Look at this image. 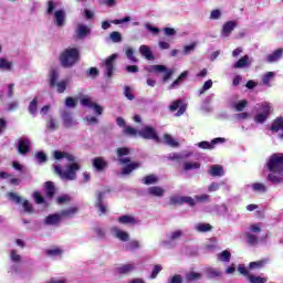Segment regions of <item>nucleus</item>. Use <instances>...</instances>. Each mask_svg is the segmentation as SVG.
Returning a JSON list of instances; mask_svg holds the SVG:
<instances>
[{"instance_id":"f257e3e1","label":"nucleus","mask_w":283,"mask_h":283,"mask_svg":"<svg viewBox=\"0 0 283 283\" xmlns=\"http://www.w3.org/2000/svg\"><path fill=\"white\" fill-rule=\"evenodd\" d=\"M53 158L61 163V160H67L66 168L63 170L61 165H53L54 172L62 180H76V171L81 170V164L76 161V157L67 151L55 150L53 151Z\"/></svg>"},{"instance_id":"f03ea898","label":"nucleus","mask_w":283,"mask_h":283,"mask_svg":"<svg viewBox=\"0 0 283 283\" xmlns=\"http://www.w3.org/2000/svg\"><path fill=\"white\" fill-rule=\"evenodd\" d=\"M269 172L266 180L272 185H280L283 182V154H273L266 163Z\"/></svg>"},{"instance_id":"7ed1b4c3","label":"nucleus","mask_w":283,"mask_h":283,"mask_svg":"<svg viewBox=\"0 0 283 283\" xmlns=\"http://www.w3.org/2000/svg\"><path fill=\"white\" fill-rule=\"evenodd\" d=\"M81 53L76 48H69L60 55V63L63 67H73L78 61Z\"/></svg>"},{"instance_id":"20e7f679","label":"nucleus","mask_w":283,"mask_h":283,"mask_svg":"<svg viewBox=\"0 0 283 283\" xmlns=\"http://www.w3.org/2000/svg\"><path fill=\"white\" fill-rule=\"evenodd\" d=\"M273 112V104L270 102H262L256 105V114L254 115V122L262 124L271 116Z\"/></svg>"},{"instance_id":"39448f33","label":"nucleus","mask_w":283,"mask_h":283,"mask_svg":"<svg viewBox=\"0 0 283 283\" xmlns=\"http://www.w3.org/2000/svg\"><path fill=\"white\" fill-rule=\"evenodd\" d=\"M80 103L83 107H88L93 111L95 116H103L104 108L98 103L94 102L90 95H84L80 98Z\"/></svg>"},{"instance_id":"423d86ee","label":"nucleus","mask_w":283,"mask_h":283,"mask_svg":"<svg viewBox=\"0 0 283 283\" xmlns=\"http://www.w3.org/2000/svg\"><path fill=\"white\" fill-rule=\"evenodd\" d=\"M147 72L155 73V74H164L163 75V81L164 83H167L171 76H174V70L167 69L165 65H150L146 67Z\"/></svg>"},{"instance_id":"0eeeda50","label":"nucleus","mask_w":283,"mask_h":283,"mask_svg":"<svg viewBox=\"0 0 283 283\" xmlns=\"http://www.w3.org/2000/svg\"><path fill=\"white\" fill-rule=\"evenodd\" d=\"M8 198L12 202H15V205H22L25 213H34V208L32 207V203H30V201H28V199H23L21 196H19L18 193H14V192H9Z\"/></svg>"},{"instance_id":"6e6552de","label":"nucleus","mask_w":283,"mask_h":283,"mask_svg":"<svg viewBox=\"0 0 283 283\" xmlns=\"http://www.w3.org/2000/svg\"><path fill=\"white\" fill-rule=\"evenodd\" d=\"M109 233L112 235V238H115V240H119V242H129L132 235L129 234V232L113 226L109 228Z\"/></svg>"},{"instance_id":"1a4fd4ad","label":"nucleus","mask_w":283,"mask_h":283,"mask_svg":"<svg viewBox=\"0 0 283 283\" xmlns=\"http://www.w3.org/2000/svg\"><path fill=\"white\" fill-rule=\"evenodd\" d=\"M138 136L145 138L146 140H155V143H160V138L158 137V133L151 126H145L138 132Z\"/></svg>"},{"instance_id":"9d476101","label":"nucleus","mask_w":283,"mask_h":283,"mask_svg":"<svg viewBox=\"0 0 283 283\" xmlns=\"http://www.w3.org/2000/svg\"><path fill=\"white\" fill-rule=\"evenodd\" d=\"M116 59H118V54L114 53L104 62V74L107 78H112L114 74V61H116Z\"/></svg>"},{"instance_id":"9b49d317","label":"nucleus","mask_w":283,"mask_h":283,"mask_svg":"<svg viewBox=\"0 0 283 283\" xmlns=\"http://www.w3.org/2000/svg\"><path fill=\"white\" fill-rule=\"evenodd\" d=\"M223 143H227V139L222 138V137H217L214 139H212L211 142H200L197 144V147H199V149H216L217 145H222Z\"/></svg>"},{"instance_id":"f8f14e48","label":"nucleus","mask_w":283,"mask_h":283,"mask_svg":"<svg viewBox=\"0 0 283 283\" xmlns=\"http://www.w3.org/2000/svg\"><path fill=\"white\" fill-rule=\"evenodd\" d=\"M185 235L182 230H174L166 234V241H163V244H172V242H178Z\"/></svg>"},{"instance_id":"ddd939ff","label":"nucleus","mask_w":283,"mask_h":283,"mask_svg":"<svg viewBox=\"0 0 283 283\" xmlns=\"http://www.w3.org/2000/svg\"><path fill=\"white\" fill-rule=\"evenodd\" d=\"M235 21H228L223 24L222 30H221V38L222 39H229L231 36V32L235 30L237 28Z\"/></svg>"},{"instance_id":"4468645a","label":"nucleus","mask_w":283,"mask_h":283,"mask_svg":"<svg viewBox=\"0 0 283 283\" xmlns=\"http://www.w3.org/2000/svg\"><path fill=\"white\" fill-rule=\"evenodd\" d=\"M135 269H136L135 263H126L117 266L116 273H118V275H129V273H134Z\"/></svg>"},{"instance_id":"2eb2a0df","label":"nucleus","mask_w":283,"mask_h":283,"mask_svg":"<svg viewBox=\"0 0 283 283\" xmlns=\"http://www.w3.org/2000/svg\"><path fill=\"white\" fill-rule=\"evenodd\" d=\"M248 188L251 189L253 193H266V191H269L266 184L260 181L248 185Z\"/></svg>"},{"instance_id":"dca6fc26","label":"nucleus","mask_w":283,"mask_h":283,"mask_svg":"<svg viewBox=\"0 0 283 283\" xmlns=\"http://www.w3.org/2000/svg\"><path fill=\"white\" fill-rule=\"evenodd\" d=\"M169 109L170 112H177L178 109L176 116H182V114H185V112L187 111V107L182 105V101L177 99L170 104Z\"/></svg>"},{"instance_id":"f3484780","label":"nucleus","mask_w":283,"mask_h":283,"mask_svg":"<svg viewBox=\"0 0 283 283\" xmlns=\"http://www.w3.org/2000/svg\"><path fill=\"white\" fill-rule=\"evenodd\" d=\"M18 151L22 156H25L30 151V139L21 138L18 140Z\"/></svg>"},{"instance_id":"a211bd4d","label":"nucleus","mask_w":283,"mask_h":283,"mask_svg":"<svg viewBox=\"0 0 283 283\" xmlns=\"http://www.w3.org/2000/svg\"><path fill=\"white\" fill-rule=\"evenodd\" d=\"M283 56V49H276L273 53L266 55L265 61L266 63H277L280 59Z\"/></svg>"},{"instance_id":"6ab92c4d","label":"nucleus","mask_w":283,"mask_h":283,"mask_svg":"<svg viewBox=\"0 0 283 283\" xmlns=\"http://www.w3.org/2000/svg\"><path fill=\"white\" fill-rule=\"evenodd\" d=\"M117 156L122 165H127V163H132V159H129L128 157H123V156H129V148H126V147L118 148Z\"/></svg>"},{"instance_id":"aec40b11","label":"nucleus","mask_w":283,"mask_h":283,"mask_svg":"<svg viewBox=\"0 0 283 283\" xmlns=\"http://www.w3.org/2000/svg\"><path fill=\"white\" fill-rule=\"evenodd\" d=\"M208 174L213 178H222L224 176V168L220 165H212L209 167Z\"/></svg>"},{"instance_id":"412c9836","label":"nucleus","mask_w":283,"mask_h":283,"mask_svg":"<svg viewBox=\"0 0 283 283\" xmlns=\"http://www.w3.org/2000/svg\"><path fill=\"white\" fill-rule=\"evenodd\" d=\"M14 63L6 57H0V72H12Z\"/></svg>"},{"instance_id":"4be33fe9","label":"nucleus","mask_w":283,"mask_h":283,"mask_svg":"<svg viewBox=\"0 0 283 283\" xmlns=\"http://www.w3.org/2000/svg\"><path fill=\"white\" fill-rule=\"evenodd\" d=\"M54 19H55V25L57 28H63L65 25V11L63 10H56L54 12Z\"/></svg>"},{"instance_id":"5701e85b","label":"nucleus","mask_w":283,"mask_h":283,"mask_svg":"<svg viewBox=\"0 0 283 283\" xmlns=\"http://www.w3.org/2000/svg\"><path fill=\"white\" fill-rule=\"evenodd\" d=\"M149 196L154 198H163L165 196V189L159 186H153L147 189Z\"/></svg>"},{"instance_id":"b1692460","label":"nucleus","mask_w":283,"mask_h":283,"mask_svg":"<svg viewBox=\"0 0 283 283\" xmlns=\"http://www.w3.org/2000/svg\"><path fill=\"white\" fill-rule=\"evenodd\" d=\"M139 54H142V56H144V59H146L147 61H154V53L151 52V48H149L148 45H140Z\"/></svg>"},{"instance_id":"393cba45","label":"nucleus","mask_w":283,"mask_h":283,"mask_svg":"<svg viewBox=\"0 0 283 283\" xmlns=\"http://www.w3.org/2000/svg\"><path fill=\"white\" fill-rule=\"evenodd\" d=\"M252 63L253 59H251L249 55H244L234 64V67L240 70L242 67H248V65H251Z\"/></svg>"},{"instance_id":"a878e982","label":"nucleus","mask_w":283,"mask_h":283,"mask_svg":"<svg viewBox=\"0 0 283 283\" xmlns=\"http://www.w3.org/2000/svg\"><path fill=\"white\" fill-rule=\"evenodd\" d=\"M46 132H56L59 129V119L56 117H49L45 124Z\"/></svg>"},{"instance_id":"bb28decb","label":"nucleus","mask_w":283,"mask_h":283,"mask_svg":"<svg viewBox=\"0 0 283 283\" xmlns=\"http://www.w3.org/2000/svg\"><path fill=\"white\" fill-rule=\"evenodd\" d=\"M76 34H77L78 39H85V36H87V34H90V27H87L83 23H78L77 28H76Z\"/></svg>"},{"instance_id":"cd10ccee","label":"nucleus","mask_w":283,"mask_h":283,"mask_svg":"<svg viewBox=\"0 0 283 283\" xmlns=\"http://www.w3.org/2000/svg\"><path fill=\"white\" fill-rule=\"evenodd\" d=\"M117 222H119V224H138V220H136V218H134V216H122L117 219Z\"/></svg>"},{"instance_id":"c85d7f7f","label":"nucleus","mask_w":283,"mask_h":283,"mask_svg":"<svg viewBox=\"0 0 283 283\" xmlns=\"http://www.w3.org/2000/svg\"><path fill=\"white\" fill-rule=\"evenodd\" d=\"M189 76V71H184L176 81H174L169 86L168 90H176L185 81V78Z\"/></svg>"},{"instance_id":"c756f323","label":"nucleus","mask_w":283,"mask_h":283,"mask_svg":"<svg viewBox=\"0 0 283 283\" xmlns=\"http://www.w3.org/2000/svg\"><path fill=\"white\" fill-rule=\"evenodd\" d=\"M45 253L49 258H61V255H63V250L59 247H52V248H49L45 251Z\"/></svg>"},{"instance_id":"7c9ffc66","label":"nucleus","mask_w":283,"mask_h":283,"mask_svg":"<svg viewBox=\"0 0 283 283\" xmlns=\"http://www.w3.org/2000/svg\"><path fill=\"white\" fill-rule=\"evenodd\" d=\"M105 198V192H99L97 195V202L96 207L99 209L101 213H107V206L103 202V199Z\"/></svg>"},{"instance_id":"2f4dec72","label":"nucleus","mask_w":283,"mask_h":283,"mask_svg":"<svg viewBox=\"0 0 283 283\" xmlns=\"http://www.w3.org/2000/svg\"><path fill=\"white\" fill-rule=\"evenodd\" d=\"M93 167H95V169H97V171H103V169H105V167H107V161H105V159L103 157H97V158L93 159Z\"/></svg>"},{"instance_id":"473e14b6","label":"nucleus","mask_w":283,"mask_h":283,"mask_svg":"<svg viewBox=\"0 0 283 283\" xmlns=\"http://www.w3.org/2000/svg\"><path fill=\"white\" fill-rule=\"evenodd\" d=\"M138 167H140V164H138V163H129L128 165H126L122 169V176H129V174L132 171H134L135 169H138Z\"/></svg>"},{"instance_id":"72a5a7b5","label":"nucleus","mask_w":283,"mask_h":283,"mask_svg":"<svg viewBox=\"0 0 283 283\" xmlns=\"http://www.w3.org/2000/svg\"><path fill=\"white\" fill-rule=\"evenodd\" d=\"M62 120L64 123V126H66V127H74V125H76V120H74V118H72V114H70V113H63Z\"/></svg>"},{"instance_id":"f704fd0d","label":"nucleus","mask_w":283,"mask_h":283,"mask_svg":"<svg viewBox=\"0 0 283 283\" xmlns=\"http://www.w3.org/2000/svg\"><path fill=\"white\" fill-rule=\"evenodd\" d=\"M10 261L13 262V264H21L23 258L21 254H19V251L12 249L9 253Z\"/></svg>"},{"instance_id":"c9c22d12","label":"nucleus","mask_w":283,"mask_h":283,"mask_svg":"<svg viewBox=\"0 0 283 283\" xmlns=\"http://www.w3.org/2000/svg\"><path fill=\"white\" fill-rule=\"evenodd\" d=\"M140 241L138 240H130L128 243L125 245L126 251H138V249H142Z\"/></svg>"},{"instance_id":"e433bc0d","label":"nucleus","mask_w":283,"mask_h":283,"mask_svg":"<svg viewBox=\"0 0 283 283\" xmlns=\"http://www.w3.org/2000/svg\"><path fill=\"white\" fill-rule=\"evenodd\" d=\"M67 85H70V78H64L55 84L56 92L59 94H63L65 90H67Z\"/></svg>"},{"instance_id":"4c0bfd02","label":"nucleus","mask_w":283,"mask_h":283,"mask_svg":"<svg viewBox=\"0 0 283 283\" xmlns=\"http://www.w3.org/2000/svg\"><path fill=\"white\" fill-rule=\"evenodd\" d=\"M275 78V72H266L262 76V84L271 87V81Z\"/></svg>"},{"instance_id":"58836bf2","label":"nucleus","mask_w":283,"mask_h":283,"mask_svg":"<svg viewBox=\"0 0 283 283\" xmlns=\"http://www.w3.org/2000/svg\"><path fill=\"white\" fill-rule=\"evenodd\" d=\"M56 81H59V71L51 70L49 73V83L51 87H56Z\"/></svg>"},{"instance_id":"ea45409f","label":"nucleus","mask_w":283,"mask_h":283,"mask_svg":"<svg viewBox=\"0 0 283 283\" xmlns=\"http://www.w3.org/2000/svg\"><path fill=\"white\" fill-rule=\"evenodd\" d=\"M213 227L209 223H197L195 226V230L198 231V233H208V231H211Z\"/></svg>"},{"instance_id":"a19ab883","label":"nucleus","mask_w":283,"mask_h":283,"mask_svg":"<svg viewBox=\"0 0 283 283\" xmlns=\"http://www.w3.org/2000/svg\"><path fill=\"white\" fill-rule=\"evenodd\" d=\"M193 169H200V163L198 161H186L184 163L185 171H193Z\"/></svg>"},{"instance_id":"79ce46f5","label":"nucleus","mask_w":283,"mask_h":283,"mask_svg":"<svg viewBox=\"0 0 283 283\" xmlns=\"http://www.w3.org/2000/svg\"><path fill=\"white\" fill-rule=\"evenodd\" d=\"M164 143L165 145H168L169 147H178L180 144L171 137L169 134L164 135Z\"/></svg>"},{"instance_id":"37998d69","label":"nucleus","mask_w":283,"mask_h":283,"mask_svg":"<svg viewBox=\"0 0 283 283\" xmlns=\"http://www.w3.org/2000/svg\"><path fill=\"white\" fill-rule=\"evenodd\" d=\"M61 218H63L61 216V213L60 214H51V216L46 217L45 223L46 224H59V222L61 221Z\"/></svg>"},{"instance_id":"c03bdc74","label":"nucleus","mask_w":283,"mask_h":283,"mask_svg":"<svg viewBox=\"0 0 283 283\" xmlns=\"http://www.w3.org/2000/svg\"><path fill=\"white\" fill-rule=\"evenodd\" d=\"M144 185H156L158 182V176L156 175H148L142 179Z\"/></svg>"},{"instance_id":"a18cd8bd","label":"nucleus","mask_w":283,"mask_h":283,"mask_svg":"<svg viewBox=\"0 0 283 283\" xmlns=\"http://www.w3.org/2000/svg\"><path fill=\"white\" fill-rule=\"evenodd\" d=\"M220 262H231V252L224 250L217 255Z\"/></svg>"},{"instance_id":"49530a36","label":"nucleus","mask_w":283,"mask_h":283,"mask_svg":"<svg viewBox=\"0 0 283 283\" xmlns=\"http://www.w3.org/2000/svg\"><path fill=\"white\" fill-rule=\"evenodd\" d=\"M222 185H226L224 181H221V182H211L209 186H208V193H214V191H220V187H222Z\"/></svg>"},{"instance_id":"de8ad7c7","label":"nucleus","mask_w":283,"mask_h":283,"mask_svg":"<svg viewBox=\"0 0 283 283\" xmlns=\"http://www.w3.org/2000/svg\"><path fill=\"white\" fill-rule=\"evenodd\" d=\"M44 187H45V191H46L48 198H52V197L54 196V191H55V189H54V182H52V181H46V182L44 184Z\"/></svg>"},{"instance_id":"09e8293b","label":"nucleus","mask_w":283,"mask_h":283,"mask_svg":"<svg viewBox=\"0 0 283 283\" xmlns=\"http://www.w3.org/2000/svg\"><path fill=\"white\" fill-rule=\"evenodd\" d=\"M33 200L36 202V205H42L43 207H48V201L41 196L39 192H33Z\"/></svg>"},{"instance_id":"8fccbe9b","label":"nucleus","mask_w":283,"mask_h":283,"mask_svg":"<svg viewBox=\"0 0 283 283\" xmlns=\"http://www.w3.org/2000/svg\"><path fill=\"white\" fill-rule=\"evenodd\" d=\"M125 54L128 61H132V63H138V59L134 55V49L127 46L125 49Z\"/></svg>"},{"instance_id":"3c124183","label":"nucleus","mask_w":283,"mask_h":283,"mask_svg":"<svg viewBox=\"0 0 283 283\" xmlns=\"http://www.w3.org/2000/svg\"><path fill=\"white\" fill-rule=\"evenodd\" d=\"M145 29L150 32L154 36H157V34H160V29L154 27V24L146 22L145 23Z\"/></svg>"},{"instance_id":"603ef678","label":"nucleus","mask_w":283,"mask_h":283,"mask_svg":"<svg viewBox=\"0 0 283 283\" xmlns=\"http://www.w3.org/2000/svg\"><path fill=\"white\" fill-rule=\"evenodd\" d=\"M196 45H198V43H196V42H192L191 44L185 45L184 50H182L184 56H189V54L191 52H193V50H196Z\"/></svg>"},{"instance_id":"864d4df0","label":"nucleus","mask_w":283,"mask_h":283,"mask_svg":"<svg viewBox=\"0 0 283 283\" xmlns=\"http://www.w3.org/2000/svg\"><path fill=\"white\" fill-rule=\"evenodd\" d=\"M248 280L250 283H266L268 279L262 276L249 275Z\"/></svg>"},{"instance_id":"5fc2aeb1","label":"nucleus","mask_w":283,"mask_h":283,"mask_svg":"<svg viewBox=\"0 0 283 283\" xmlns=\"http://www.w3.org/2000/svg\"><path fill=\"white\" fill-rule=\"evenodd\" d=\"M201 277H202V274L196 273V272H189L186 275V280H188V282H196L197 280H200Z\"/></svg>"},{"instance_id":"6e6d98bb","label":"nucleus","mask_w":283,"mask_h":283,"mask_svg":"<svg viewBox=\"0 0 283 283\" xmlns=\"http://www.w3.org/2000/svg\"><path fill=\"white\" fill-rule=\"evenodd\" d=\"M109 39H111V41H113V43H120V41H123V36L120 35V33L118 31H113L109 34Z\"/></svg>"},{"instance_id":"4d7b16f0","label":"nucleus","mask_w":283,"mask_h":283,"mask_svg":"<svg viewBox=\"0 0 283 283\" xmlns=\"http://www.w3.org/2000/svg\"><path fill=\"white\" fill-rule=\"evenodd\" d=\"M247 105H249V102H247L245 99H242L238 103H234L233 107H234L235 112H242L244 109V107H247Z\"/></svg>"},{"instance_id":"13d9d810","label":"nucleus","mask_w":283,"mask_h":283,"mask_svg":"<svg viewBox=\"0 0 283 283\" xmlns=\"http://www.w3.org/2000/svg\"><path fill=\"white\" fill-rule=\"evenodd\" d=\"M247 242L248 244H251L253 247L254 244H258V237L251 232H248Z\"/></svg>"},{"instance_id":"bf43d9fd","label":"nucleus","mask_w":283,"mask_h":283,"mask_svg":"<svg viewBox=\"0 0 283 283\" xmlns=\"http://www.w3.org/2000/svg\"><path fill=\"white\" fill-rule=\"evenodd\" d=\"M36 105H39V102L34 98L29 105V113L31 116H36Z\"/></svg>"},{"instance_id":"052dcab7","label":"nucleus","mask_w":283,"mask_h":283,"mask_svg":"<svg viewBox=\"0 0 283 283\" xmlns=\"http://www.w3.org/2000/svg\"><path fill=\"white\" fill-rule=\"evenodd\" d=\"M265 264H266L265 260L254 261L250 263L249 269H252V270L262 269V266H264Z\"/></svg>"},{"instance_id":"680f3d73","label":"nucleus","mask_w":283,"mask_h":283,"mask_svg":"<svg viewBox=\"0 0 283 283\" xmlns=\"http://www.w3.org/2000/svg\"><path fill=\"white\" fill-rule=\"evenodd\" d=\"M74 213H76V208H70V209L63 210L60 214L62 216V218H72Z\"/></svg>"},{"instance_id":"e2e57ef3","label":"nucleus","mask_w":283,"mask_h":283,"mask_svg":"<svg viewBox=\"0 0 283 283\" xmlns=\"http://www.w3.org/2000/svg\"><path fill=\"white\" fill-rule=\"evenodd\" d=\"M196 202H209L211 197L207 193L195 196Z\"/></svg>"},{"instance_id":"0e129e2a","label":"nucleus","mask_w":283,"mask_h":283,"mask_svg":"<svg viewBox=\"0 0 283 283\" xmlns=\"http://www.w3.org/2000/svg\"><path fill=\"white\" fill-rule=\"evenodd\" d=\"M208 275L209 277H220L222 275V272H220V270L216 268H209Z\"/></svg>"},{"instance_id":"69168bd1","label":"nucleus","mask_w":283,"mask_h":283,"mask_svg":"<svg viewBox=\"0 0 283 283\" xmlns=\"http://www.w3.org/2000/svg\"><path fill=\"white\" fill-rule=\"evenodd\" d=\"M160 271H163V265H160V264L155 265L153 269V272L150 274V279L156 280L158 277V273H160Z\"/></svg>"},{"instance_id":"338daca9","label":"nucleus","mask_w":283,"mask_h":283,"mask_svg":"<svg viewBox=\"0 0 283 283\" xmlns=\"http://www.w3.org/2000/svg\"><path fill=\"white\" fill-rule=\"evenodd\" d=\"M125 134H127V136H133V137H136V136H138V133L140 132V130H137L136 128H134V127H132V126H126V128H125Z\"/></svg>"},{"instance_id":"774afa93","label":"nucleus","mask_w":283,"mask_h":283,"mask_svg":"<svg viewBox=\"0 0 283 283\" xmlns=\"http://www.w3.org/2000/svg\"><path fill=\"white\" fill-rule=\"evenodd\" d=\"M184 198L180 196H172L170 197V205H184Z\"/></svg>"}]
</instances>
